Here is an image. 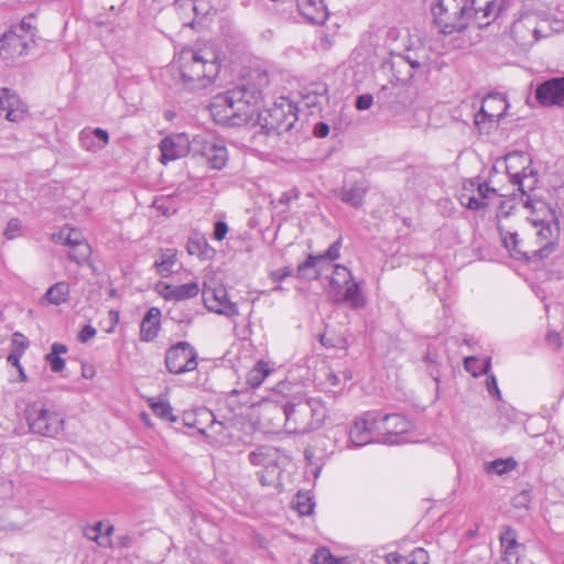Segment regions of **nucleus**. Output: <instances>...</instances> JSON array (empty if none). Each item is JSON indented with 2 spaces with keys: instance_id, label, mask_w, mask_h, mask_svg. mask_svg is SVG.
Wrapping results in <instances>:
<instances>
[{
  "instance_id": "1",
  "label": "nucleus",
  "mask_w": 564,
  "mask_h": 564,
  "mask_svg": "<svg viewBox=\"0 0 564 564\" xmlns=\"http://www.w3.org/2000/svg\"><path fill=\"white\" fill-rule=\"evenodd\" d=\"M268 85L267 74L258 73V85L241 84L225 94L217 95L210 105L214 119L231 127H257L261 120V87Z\"/></svg>"
},
{
  "instance_id": "2",
  "label": "nucleus",
  "mask_w": 564,
  "mask_h": 564,
  "mask_svg": "<svg viewBox=\"0 0 564 564\" xmlns=\"http://www.w3.org/2000/svg\"><path fill=\"white\" fill-rule=\"evenodd\" d=\"M173 63L180 74L181 87L192 93L209 87L220 70L218 56L209 47H184Z\"/></svg>"
},
{
  "instance_id": "3",
  "label": "nucleus",
  "mask_w": 564,
  "mask_h": 564,
  "mask_svg": "<svg viewBox=\"0 0 564 564\" xmlns=\"http://www.w3.org/2000/svg\"><path fill=\"white\" fill-rule=\"evenodd\" d=\"M431 14L443 34L460 33L470 26L466 0H436L431 6Z\"/></svg>"
},
{
  "instance_id": "4",
  "label": "nucleus",
  "mask_w": 564,
  "mask_h": 564,
  "mask_svg": "<svg viewBox=\"0 0 564 564\" xmlns=\"http://www.w3.org/2000/svg\"><path fill=\"white\" fill-rule=\"evenodd\" d=\"M285 427L295 433H306L317 429L323 421L319 402L315 400L288 401L282 408Z\"/></svg>"
},
{
  "instance_id": "5",
  "label": "nucleus",
  "mask_w": 564,
  "mask_h": 564,
  "mask_svg": "<svg viewBox=\"0 0 564 564\" xmlns=\"http://www.w3.org/2000/svg\"><path fill=\"white\" fill-rule=\"evenodd\" d=\"M326 292L334 303L347 304L352 310L366 305L359 283L355 281L350 270L341 264L334 267Z\"/></svg>"
},
{
  "instance_id": "6",
  "label": "nucleus",
  "mask_w": 564,
  "mask_h": 564,
  "mask_svg": "<svg viewBox=\"0 0 564 564\" xmlns=\"http://www.w3.org/2000/svg\"><path fill=\"white\" fill-rule=\"evenodd\" d=\"M35 45V28L28 21L12 25L0 39V56L13 61Z\"/></svg>"
},
{
  "instance_id": "7",
  "label": "nucleus",
  "mask_w": 564,
  "mask_h": 564,
  "mask_svg": "<svg viewBox=\"0 0 564 564\" xmlns=\"http://www.w3.org/2000/svg\"><path fill=\"white\" fill-rule=\"evenodd\" d=\"M529 220L534 228L535 247L530 246L525 253L531 256L532 261L545 259L555 250L560 225L551 213L545 218L531 217Z\"/></svg>"
},
{
  "instance_id": "8",
  "label": "nucleus",
  "mask_w": 564,
  "mask_h": 564,
  "mask_svg": "<svg viewBox=\"0 0 564 564\" xmlns=\"http://www.w3.org/2000/svg\"><path fill=\"white\" fill-rule=\"evenodd\" d=\"M25 419L30 432L45 437H55L62 430L64 420L45 403L36 401L25 408Z\"/></svg>"
},
{
  "instance_id": "9",
  "label": "nucleus",
  "mask_w": 564,
  "mask_h": 564,
  "mask_svg": "<svg viewBox=\"0 0 564 564\" xmlns=\"http://www.w3.org/2000/svg\"><path fill=\"white\" fill-rule=\"evenodd\" d=\"M427 50L417 41L406 46L403 52L393 56L391 69L398 82L406 83L413 78L414 73L427 62Z\"/></svg>"
},
{
  "instance_id": "10",
  "label": "nucleus",
  "mask_w": 564,
  "mask_h": 564,
  "mask_svg": "<svg viewBox=\"0 0 564 564\" xmlns=\"http://www.w3.org/2000/svg\"><path fill=\"white\" fill-rule=\"evenodd\" d=\"M297 121L296 108L289 101L274 104L270 109H261V120L257 123L265 134L290 131Z\"/></svg>"
},
{
  "instance_id": "11",
  "label": "nucleus",
  "mask_w": 564,
  "mask_h": 564,
  "mask_svg": "<svg viewBox=\"0 0 564 564\" xmlns=\"http://www.w3.org/2000/svg\"><path fill=\"white\" fill-rule=\"evenodd\" d=\"M192 155L205 159L212 170H223L228 162V151L224 142L206 133L192 138Z\"/></svg>"
},
{
  "instance_id": "12",
  "label": "nucleus",
  "mask_w": 564,
  "mask_h": 564,
  "mask_svg": "<svg viewBox=\"0 0 564 564\" xmlns=\"http://www.w3.org/2000/svg\"><path fill=\"white\" fill-rule=\"evenodd\" d=\"M372 429L376 430V443L395 445L400 443V436L410 429V422L399 413L381 415L373 412Z\"/></svg>"
},
{
  "instance_id": "13",
  "label": "nucleus",
  "mask_w": 564,
  "mask_h": 564,
  "mask_svg": "<svg viewBox=\"0 0 564 564\" xmlns=\"http://www.w3.org/2000/svg\"><path fill=\"white\" fill-rule=\"evenodd\" d=\"M341 238L335 240L329 248L321 254H310L306 260L297 265V278L304 280H316L322 273L332 267V262L340 256Z\"/></svg>"
},
{
  "instance_id": "14",
  "label": "nucleus",
  "mask_w": 564,
  "mask_h": 564,
  "mask_svg": "<svg viewBox=\"0 0 564 564\" xmlns=\"http://www.w3.org/2000/svg\"><path fill=\"white\" fill-rule=\"evenodd\" d=\"M198 354L187 341H178L165 352V366L170 373L181 375L197 368Z\"/></svg>"
},
{
  "instance_id": "15",
  "label": "nucleus",
  "mask_w": 564,
  "mask_h": 564,
  "mask_svg": "<svg viewBox=\"0 0 564 564\" xmlns=\"http://www.w3.org/2000/svg\"><path fill=\"white\" fill-rule=\"evenodd\" d=\"M470 26L478 29L490 25L505 10L507 0H466Z\"/></svg>"
},
{
  "instance_id": "16",
  "label": "nucleus",
  "mask_w": 564,
  "mask_h": 564,
  "mask_svg": "<svg viewBox=\"0 0 564 564\" xmlns=\"http://www.w3.org/2000/svg\"><path fill=\"white\" fill-rule=\"evenodd\" d=\"M203 297L206 307L212 312L227 317L239 315L237 304L229 300L227 290L223 285L209 288L204 284Z\"/></svg>"
},
{
  "instance_id": "17",
  "label": "nucleus",
  "mask_w": 564,
  "mask_h": 564,
  "mask_svg": "<svg viewBox=\"0 0 564 564\" xmlns=\"http://www.w3.org/2000/svg\"><path fill=\"white\" fill-rule=\"evenodd\" d=\"M511 34L514 41L523 47L532 46L540 39L547 35L543 33L542 28L538 25L536 18L533 15H524L513 22Z\"/></svg>"
},
{
  "instance_id": "18",
  "label": "nucleus",
  "mask_w": 564,
  "mask_h": 564,
  "mask_svg": "<svg viewBox=\"0 0 564 564\" xmlns=\"http://www.w3.org/2000/svg\"><path fill=\"white\" fill-rule=\"evenodd\" d=\"M161 162H167L186 156L192 153V139L185 133L172 134L165 137L160 142Z\"/></svg>"
},
{
  "instance_id": "19",
  "label": "nucleus",
  "mask_w": 564,
  "mask_h": 564,
  "mask_svg": "<svg viewBox=\"0 0 564 564\" xmlns=\"http://www.w3.org/2000/svg\"><path fill=\"white\" fill-rule=\"evenodd\" d=\"M535 98L542 106L564 107V77H555L540 84L535 89Z\"/></svg>"
},
{
  "instance_id": "20",
  "label": "nucleus",
  "mask_w": 564,
  "mask_h": 564,
  "mask_svg": "<svg viewBox=\"0 0 564 564\" xmlns=\"http://www.w3.org/2000/svg\"><path fill=\"white\" fill-rule=\"evenodd\" d=\"M508 108L507 100L499 94L488 95L481 105L480 110L475 115V123L480 124L485 120H499Z\"/></svg>"
},
{
  "instance_id": "21",
  "label": "nucleus",
  "mask_w": 564,
  "mask_h": 564,
  "mask_svg": "<svg viewBox=\"0 0 564 564\" xmlns=\"http://www.w3.org/2000/svg\"><path fill=\"white\" fill-rule=\"evenodd\" d=\"M373 412H367L362 417L356 419L352 427L350 429V441L356 446H364L366 444L376 442V430L372 429Z\"/></svg>"
},
{
  "instance_id": "22",
  "label": "nucleus",
  "mask_w": 564,
  "mask_h": 564,
  "mask_svg": "<svg viewBox=\"0 0 564 564\" xmlns=\"http://www.w3.org/2000/svg\"><path fill=\"white\" fill-rule=\"evenodd\" d=\"M0 110L6 112V119L11 122L21 121L26 111L20 97L9 88L0 89Z\"/></svg>"
},
{
  "instance_id": "23",
  "label": "nucleus",
  "mask_w": 564,
  "mask_h": 564,
  "mask_svg": "<svg viewBox=\"0 0 564 564\" xmlns=\"http://www.w3.org/2000/svg\"><path fill=\"white\" fill-rule=\"evenodd\" d=\"M501 546L505 549L503 561L507 564H532L531 562L521 558L520 553L524 546L517 541L516 531L507 528L500 536Z\"/></svg>"
},
{
  "instance_id": "24",
  "label": "nucleus",
  "mask_w": 564,
  "mask_h": 564,
  "mask_svg": "<svg viewBox=\"0 0 564 564\" xmlns=\"http://www.w3.org/2000/svg\"><path fill=\"white\" fill-rule=\"evenodd\" d=\"M296 4L301 14L311 23L322 24L328 17L323 0H296Z\"/></svg>"
},
{
  "instance_id": "25",
  "label": "nucleus",
  "mask_w": 564,
  "mask_h": 564,
  "mask_svg": "<svg viewBox=\"0 0 564 564\" xmlns=\"http://www.w3.org/2000/svg\"><path fill=\"white\" fill-rule=\"evenodd\" d=\"M160 319L161 311L158 307H151L140 325V339L142 341H152L158 336Z\"/></svg>"
},
{
  "instance_id": "26",
  "label": "nucleus",
  "mask_w": 564,
  "mask_h": 564,
  "mask_svg": "<svg viewBox=\"0 0 564 564\" xmlns=\"http://www.w3.org/2000/svg\"><path fill=\"white\" fill-rule=\"evenodd\" d=\"M503 246L511 252V256L518 260L525 259L532 261L529 253H524L530 250V246L519 239L517 232H500Z\"/></svg>"
},
{
  "instance_id": "27",
  "label": "nucleus",
  "mask_w": 564,
  "mask_h": 564,
  "mask_svg": "<svg viewBox=\"0 0 564 564\" xmlns=\"http://www.w3.org/2000/svg\"><path fill=\"white\" fill-rule=\"evenodd\" d=\"M366 192L367 188L361 182H355L350 187H343L339 197L343 203L359 208L362 205Z\"/></svg>"
},
{
  "instance_id": "28",
  "label": "nucleus",
  "mask_w": 564,
  "mask_h": 564,
  "mask_svg": "<svg viewBox=\"0 0 564 564\" xmlns=\"http://www.w3.org/2000/svg\"><path fill=\"white\" fill-rule=\"evenodd\" d=\"M176 261L177 250L169 248L161 250L160 258L155 260L154 267L161 276H169L173 272Z\"/></svg>"
},
{
  "instance_id": "29",
  "label": "nucleus",
  "mask_w": 564,
  "mask_h": 564,
  "mask_svg": "<svg viewBox=\"0 0 564 564\" xmlns=\"http://www.w3.org/2000/svg\"><path fill=\"white\" fill-rule=\"evenodd\" d=\"M271 373L269 365L262 360L258 361L247 373L246 384L251 389L260 387L263 380Z\"/></svg>"
},
{
  "instance_id": "30",
  "label": "nucleus",
  "mask_w": 564,
  "mask_h": 564,
  "mask_svg": "<svg viewBox=\"0 0 564 564\" xmlns=\"http://www.w3.org/2000/svg\"><path fill=\"white\" fill-rule=\"evenodd\" d=\"M67 352V347L59 343H54L51 347V352L45 356L46 361L50 364L53 372H61L65 367V360L61 357L62 354Z\"/></svg>"
},
{
  "instance_id": "31",
  "label": "nucleus",
  "mask_w": 564,
  "mask_h": 564,
  "mask_svg": "<svg viewBox=\"0 0 564 564\" xmlns=\"http://www.w3.org/2000/svg\"><path fill=\"white\" fill-rule=\"evenodd\" d=\"M69 285L66 282H57L53 284L45 293V299L51 304H62L68 300Z\"/></svg>"
},
{
  "instance_id": "32",
  "label": "nucleus",
  "mask_w": 564,
  "mask_h": 564,
  "mask_svg": "<svg viewBox=\"0 0 564 564\" xmlns=\"http://www.w3.org/2000/svg\"><path fill=\"white\" fill-rule=\"evenodd\" d=\"M511 182L514 185H518V189L522 195H527V193L534 188L536 183V178L533 175V172L527 173V169H523L521 173H514L511 175Z\"/></svg>"
},
{
  "instance_id": "33",
  "label": "nucleus",
  "mask_w": 564,
  "mask_h": 564,
  "mask_svg": "<svg viewBox=\"0 0 564 564\" xmlns=\"http://www.w3.org/2000/svg\"><path fill=\"white\" fill-rule=\"evenodd\" d=\"M172 291L173 301L178 302L197 296L199 293V286L198 283L196 282H189L181 285H175V290Z\"/></svg>"
},
{
  "instance_id": "34",
  "label": "nucleus",
  "mask_w": 564,
  "mask_h": 564,
  "mask_svg": "<svg viewBox=\"0 0 564 564\" xmlns=\"http://www.w3.org/2000/svg\"><path fill=\"white\" fill-rule=\"evenodd\" d=\"M150 406L156 416L170 422L178 421V417L172 413V406L167 401L151 400Z\"/></svg>"
},
{
  "instance_id": "35",
  "label": "nucleus",
  "mask_w": 564,
  "mask_h": 564,
  "mask_svg": "<svg viewBox=\"0 0 564 564\" xmlns=\"http://www.w3.org/2000/svg\"><path fill=\"white\" fill-rule=\"evenodd\" d=\"M517 465V462L513 458L507 459H495L492 462L486 463L485 470L488 474L503 475L507 471L512 470Z\"/></svg>"
},
{
  "instance_id": "36",
  "label": "nucleus",
  "mask_w": 564,
  "mask_h": 564,
  "mask_svg": "<svg viewBox=\"0 0 564 564\" xmlns=\"http://www.w3.org/2000/svg\"><path fill=\"white\" fill-rule=\"evenodd\" d=\"M248 457H249V462L253 466H261V465H263L265 467V471L268 474H269L270 469H271L272 473L275 469V466L271 465V462H269L270 454H269V449L265 448V447H259L256 451H252L249 454Z\"/></svg>"
},
{
  "instance_id": "37",
  "label": "nucleus",
  "mask_w": 564,
  "mask_h": 564,
  "mask_svg": "<svg viewBox=\"0 0 564 564\" xmlns=\"http://www.w3.org/2000/svg\"><path fill=\"white\" fill-rule=\"evenodd\" d=\"M326 93L327 88L324 84L317 85L315 89L303 97L306 107L321 108L323 100L326 99Z\"/></svg>"
},
{
  "instance_id": "38",
  "label": "nucleus",
  "mask_w": 564,
  "mask_h": 564,
  "mask_svg": "<svg viewBox=\"0 0 564 564\" xmlns=\"http://www.w3.org/2000/svg\"><path fill=\"white\" fill-rule=\"evenodd\" d=\"M68 248H69L68 258L72 261L76 262L77 264H82L83 262L88 260V258L91 254V248L87 243V241L79 243L78 246H73V247H68Z\"/></svg>"
},
{
  "instance_id": "39",
  "label": "nucleus",
  "mask_w": 564,
  "mask_h": 564,
  "mask_svg": "<svg viewBox=\"0 0 564 564\" xmlns=\"http://www.w3.org/2000/svg\"><path fill=\"white\" fill-rule=\"evenodd\" d=\"M186 249L191 256H197L203 259L207 257L208 246L204 237L189 238Z\"/></svg>"
},
{
  "instance_id": "40",
  "label": "nucleus",
  "mask_w": 564,
  "mask_h": 564,
  "mask_svg": "<svg viewBox=\"0 0 564 564\" xmlns=\"http://www.w3.org/2000/svg\"><path fill=\"white\" fill-rule=\"evenodd\" d=\"M79 142L82 148L89 152H97L104 149V143L97 142V140L94 138V134L89 131V129H84L79 133Z\"/></svg>"
},
{
  "instance_id": "41",
  "label": "nucleus",
  "mask_w": 564,
  "mask_h": 564,
  "mask_svg": "<svg viewBox=\"0 0 564 564\" xmlns=\"http://www.w3.org/2000/svg\"><path fill=\"white\" fill-rule=\"evenodd\" d=\"M101 528H102V522L99 521V522L95 523L94 525H88V532H95L94 541L99 546H107L110 544L109 538L113 532V527L108 525V528L106 529V532H105L106 536H101Z\"/></svg>"
},
{
  "instance_id": "42",
  "label": "nucleus",
  "mask_w": 564,
  "mask_h": 564,
  "mask_svg": "<svg viewBox=\"0 0 564 564\" xmlns=\"http://www.w3.org/2000/svg\"><path fill=\"white\" fill-rule=\"evenodd\" d=\"M59 238H64V245L67 247L78 246L86 242L83 234L75 228H65L59 232Z\"/></svg>"
},
{
  "instance_id": "43",
  "label": "nucleus",
  "mask_w": 564,
  "mask_h": 564,
  "mask_svg": "<svg viewBox=\"0 0 564 564\" xmlns=\"http://www.w3.org/2000/svg\"><path fill=\"white\" fill-rule=\"evenodd\" d=\"M312 564H337L338 560L326 547H318L311 557Z\"/></svg>"
},
{
  "instance_id": "44",
  "label": "nucleus",
  "mask_w": 564,
  "mask_h": 564,
  "mask_svg": "<svg viewBox=\"0 0 564 564\" xmlns=\"http://www.w3.org/2000/svg\"><path fill=\"white\" fill-rule=\"evenodd\" d=\"M295 508L300 514L308 516L313 511L314 502L308 496L299 494L296 496Z\"/></svg>"
},
{
  "instance_id": "45",
  "label": "nucleus",
  "mask_w": 564,
  "mask_h": 564,
  "mask_svg": "<svg viewBox=\"0 0 564 564\" xmlns=\"http://www.w3.org/2000/svg\"><path fill=\"white\" fill-rule=\"evenodd\" d=\"M460 202L463 205H465L468 209H471V210H478L488 205L487 202H484L478 196L470 195L467 193L462 194Z\"/></svg>"
},
{
  "instance_id": "46",
  "label": "nucleus",
  "mask_w": 564,
  "mask_h": 564,
  "mask_svg": "<svg viewBox=\"0 0 564 564\" xmlns=\"http://www.w3.org/2000/svg\"><path fill=\"white\" fill-rule=\"evenodd\" d=\"M29 346V340L24 337L23 334L15 332L12 334L11 338V352L23 355L25 349Z\"/></svg>"
},
{
  "instance_id": "47",
  "label": "nucleus",
  "mask_w": 564,
  "mask_h": 564,
  "mask_svg": "<svg viewBox=\"0 0 564 564\" xmlns=\"http://www.w3.org/2000/svg\"><path fill=\"white\" fill-rule=\"evenodd\" d=\"M530 502H531V494L529 490H522L521 492H519L518 495H516L512 498V506L516 509L528 510Z\"/></svg>"
},
{
  "instance_id": "48",
  "label": "nucleus",
  "mask_w": 564,
  "mask_h": 564,
  "mask_svg": "<svg viewBox=\"0 0 564 564\" xmlns=\"http://www.w3.org/2000/svg\"><path fill=\"white\" fill-rule=\"evenodd\" d=\"M408 564H429V554L422 547H416L408 555Z\"/></svg>"
},
{
  "instance_id": "49",
  "label": "nucleus",
  "mask_w": 564,
  "mask_h": 564,
  "mask_svg": "<svg viewBox=\"0 0 564 564\" xmlns=\"http://www.w3.org/2000/svg\"><path fill=\"white\" fill-rule=\"evenodd\" d=\"M469 184L471 187H477V196L484 202H487L490 193H496V189L490 187L487 183H480L477 180H470Z\"/></svg>"
},
{
  "instance_id": "50",
  "label": "nucleus",
  "mask_w": 564,
  "mask_h": 564,
  "mask_svg": "<svg viewBox=\"0 0 564 564\" xmlns=\"http://www.w3.org/2000/svg\"><path fill=\"white\" fill-rule=\"evenodd\" d=\"M20 229L21 221L18 218H11L7 224L3 235L7 239H14L18 237Z\"/></svg>"
},
{
  "instance_id": "51",
  "label": "nucleus",
  "mask_w": 564,
  "mask_h": 564,
  "mask_svg": "<svg viewBox=\"0 0 564 564\" xmlns=\"http://www.w3.org/2000/svg\"><path fill=\"white\" fill-rule=\"evenodd\" d=\"M486 384H487L488 393L491 397H495L498 400H500L501 399V392H500V390L498 388L497 379H496V377L494 375H488Z\"/></svg>"
},
{
  "instance_id": "52",
  "label": "nucleus",
  "mask_w": 564,
  "mask_h": 564,
  "mask_svg": "<svg viewBox=\"0 0 564 564\" xmlns=\"http://www.w3.org/2000/svg\"><path fill=\"white\" fill-rule=\"evenodd\" d=\"M464 367L466 371L470 372L474 377L479 376L478 359L476 357H466L464 360Z\"/></svg>"
},
{
  "instance_id": "53",
  "label": "nucleus",
  "mask_w": 564,
  "mask_h": 564,
  "mask_svg": "<svg viewBox=\"0 0 564 564\" xmlns=\"http://www.w3.org/2000/svg\"><path fill=\"white\" fill-rule=\"evenodd\" d=\"M97 334V330L91 325H85L78 334V340L80 343H87L93 339Z\"/></svg>"
},
{
  "instance_id": "54",
  "label": "nucleus",
  "mask_w": 564,
  "mask_h": 564,
  "mask_svg": "<svg viewBox=\"0 0 564 564\" xmlns=\"http://www.w3.org/2000/svg\"><path fill=\"white\" fill-rule=\"evenodd\" d=\"M372 101L373 98L371 95L364 94L357 97L355 106L358 110H367L371 107Z\"/></svg>"
},
{
  "instance_id": "55",
  "label": "nucleus",
  "mask_w": 564,
  "mask_h": 564,
  "mask_svg": "<svg viewBox=\"0 0 564 564\" xmlns=\"http://www.w3.org/2000/svg\"><path fill=\"white\" fill-rule=\"evenodd\" d=\"M228 232V226L225 221L218 220L215 223L213 237L216 240H223Z\"/></svg>"
},
{
  "instance_id": "56",
  "label": "nucleus",
  "mask_w": 564,
  "mask_h": 564,
  "mask_svg": "<svg viewBox=\"0 0 564 564\" xmlns=\"http://www.w3.org/2000/svg\"><path fill=\"white\" fill-rule=\"evenodd\" d=\"M158 288L160 289L159 293L161 294V296L163 299H165L166 301H173V299H172L173 291L172 290H175V285L161 282L158 284Z\"/></svg>"
},
{
  "instance_id": "57",
  "label": "nucleus",
  "mask_w": 564,
  "mask_h": 564,
  "mask_svg": "<svg viewBox=\"0 0 564 564\" xmlns=\"http://www.w3.org/2000/svg\"><path fill=\"white\" fill-rule=\"evenodd\" d=\"M300 197V191L297 188H292L289 192L282 193L279 198V203L283 205H288L290 202L297 199Z\"/></svg>"
},
{
  "instance_id": "58",
  "label": "nucleus",
  "mask_w": 564,
  "mask_h": 564,
  "mask_svg": "<svg viewBox=\"0 0 564 564\" xmlns=\"http://www.w3.org/2000/svg\"><path fill=\"white\" fill-rule=\"evenodd\" d=\"M89 131L94 134V138L97 140V142L104 143V148L108 144L109 134L106 130H104L101 128H96V129H89Z\"/></svg>"
},
{
  "instance_id": "59",
  "label": "nucleus",
  "mask_w": 564,
  "mask_h": 564,
  "mask_svg": "<svg viewBox=\"0 0 564 564\" xmlns=\"http://www.w3.org/2000/svg\"><path fill=\"white\" fill-rule=\"evenodd\" d=\"M183 424L185 426H188V427H195L197 429V431L202 434L205 433L204 429H202L200 426H198V421L194 417V414L192 413H186L184 414L183 416Z\"/></svg>"
},
{
  "instance_id": "60",
  "label": "nucleus",
  "mask_w": 564,
  "mask_h": 564,
  "mask_svg": "<svg viewBox=\"0 0 564 564\" xmlns=\"http://www.w3.org/2000/svg\"><path fill=\"white\" fill-rule=\"evenodd\" d=\"M328 133H329V127L327 123L321 121L314 126L313 134L315 137L325 138L328 135Z\"/></svg>"
},
{
  "instance_id": "61",
  "label": "nucleus",
  "mask_w": 564,
  "mask_h": 564,
  "mask_svg": "<svg viewBox=\"0 0 564 564\" xmlns=\"http://www.w3.org/2000/svg\"><path fill=\"white\" fill-rule=\"evenodd\" d=\"M289 275H291V270L288 267H284V268H281V269H278V270L271 272V279L274 282H280Z\"/></svg>"
},
{
  "instance_id": "62",
  "label": "nucleus",
  "mask_w": 564,
  "mask_h": 564,
  "mask_svg": "<svg viewBox=\"0 0 564 564\" xmlns=\"http://www.w3.org/2000/svg\"><path fill=\"white\" fill-rule=\"evenodd\" d=\"M387 562L389 564H408L409 563L408 555L403 556L398 553H389L387 555Z\"/></svg>"
},
{
  "instance_id": "63",
  "label": "nucleus",
  "mask_w": 564,
  "mask_h": 564,
  "mask_svg": "<svg viewBox=\"0 0 564 564\" xmlns=\"http://www.w3.org/2000/svg\"><path fill=\"white\" fill-rule=\"evenodd\" d=\"M21 357H22L21 354H15V352L10 351V354L7 357V362L18 369L21 367V364H20Z\"/></svg>"
},
{
  "instance_id": "64",
  "label": "nucleus",
  "mask_w": 564,
  "mask_h": 564,
  "mask_svg": "<svg viewBox=\"0 0 564 564\" xmlns=\"http://www.w3.org/2000/svg\"><path fill=\"white\" fill-rule=\"evenodd\" d=\"M546 341L549 343V345L555 348H558L561 346L560 336L556 333L547 334Z\"/></svg>"
}]
</instances>
